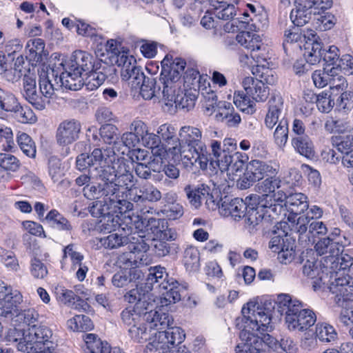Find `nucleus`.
Instances as JSON below:
<instances>
[{"label":"nucleus","mask_w":353,"mask_h":353,"mask_svg":"<svg viewBox=\"0 0 353 353\" xmlns=\"http://www.w3.org/2000/svg\"><path fill=\"white\" fill-rule=\"evenodd\" d=\"M81 124L79 121L70 119H65L59 125L56 139L59 145L65 146L72 144L79 138Z\"/></svg>","instance_id":"ddd939ff"},{"label":"nucleus","mask_w":353,"mask_h":353,"mask_svg":"<svg viewBox=\"0 0 353 353\" xmlns=\"http://www.w3.org/2000/svg\"><path fill=\"white\" fill-rule=\"evenodd\" d=\"M129 199L135 203L145 201L157 202L161 200L162 194L160 190L153 185H143L141 188L134 187L129 190Z\"/></svg>","instance_id":"6ab92c4d"},{"label":"nucleus","mask_w":353,"mask_h":353,"mask_svg":"<svg viewBox=\"0 0 353 353\" xmlns=\"http://www.w3.org/2000/svg\"><path fill=\"white\" fill-rule=\"evenodd\" d=\"M26 49L30 61L35 63L42 62L48 55L45 50V43L39 38L30 40L27 43Z\"/></svg>","instance_id":"f704fd0d"},{"label":"nucleus","mask_w":353,"mask_h":353,"mask_svg":"<svg viewBox=\"0 0 353 353\" xmlns=\"http://www.w3.org/2000/svg\"><path fill=\"white\" fill-rule=\"evenodd\" d=\"M351 279H353V276H347L345 270L339 268L326 287L334 295V301L339 307L353 306V284L350 285Z\"/></svg>","instance_id":"423d86ee"},{"label":"nucleus","mask_w":353,"mask_h":353,"mask_svg":"<svg viewBox=\"0 0 353 353\" xmlns=\"http://www.w3.org/2000/svg\"><path fill=\"white\" fill-rule=\"evenodd\" d=\"M113 233L101 239V243L107 248L114 249L125 245L124 232Z\"/></svg>","instance_id":"69168bd1"},{"label":"nucleus","mask_w":353,"mask_h":353,"mask_svg":"<svg viewBox=\"0 0 353 353\" xmlns=\"http://www.w3.org/2000/svg\"><path fill=\"white\" fill-rule=\"evenodd\" d=\"M242 314L245 319L243 329L240 332V341L237 345H248V347H259L261 339L258 333L270 331L272 329L271 311L254 303H248L242 308Z\"/></svg>","instance_id":"f257e3e1"},{"label":"nucleus","mask_w":353,"mask_h":353,"mask_svg":"<svg viewBox=\"0 0 353 353\" xmlns=\"http://www.w3.org/2000/svg\"><path fill=\"white\" fill-rule=\"evenodd\" d=\"M290 221L288 222H277L274 226L276 229L273 231L275 235L269 242V248L274 252H277L281 249L283 235H285V229L289 228Z\"/></svg>","instance_id":"603ef678"},{"label":"nucleus","mask_w":353,"mask_h":353,"mask_svg":"<svg viewBox=\"0 0 353 353\" xmlns=\"http://www.w3.org/2000/svg\"><path fill=\"white\" fill-rule=\"evenodd\" d=\"M144 313V310H139L134 307H128L121 312V319L122 322L130 327L140 321H145Z\"/></svg>","instance_id":"49530a36"},{"label":"nucleus","mask_w":353,"mask_h":353,"mask_svg":"<svg viewBox=\"0 0 353 353\" xmlns=\"http://www.w3.org/2000/svg\"><path fill=\"white\" fill-rule=\"evenodd\" d=\"M57 346L52 331L44 325L29 327L24 341L17 345L19 351L27 353H57Z\"/></svg>","instance_id":"7ed1b4c3"},{"label":"nucleus","mask_w":353,"mask_h":353,"mask_svg":"<svg viewBox=\"0 0 353 353\" xmlns=\"http://www.w3.org/2000/svg\"><path fill=\"white\" fill-rule=\"evenodd\" d=\"M246 170L256 181L263 179L265 176L274 175L276 170L272 166L259 160H252L246 165Z\"/></svg>","instance_id":"2f4dec72"},{"label":"nucleus","mask_w":353,"mask_h":353,"mask_svg":"<svg viewBox=\"0 0 353 353\" xmlns=\"http://www.w3.org/2000/svg\"><path fill=\"white\" fill-rule=\"evenodd\" d=\"M181 143L194 145L200 151L207 150L205 142L203 141V135L201 130L196 127L190 125H185L181 128L179 132Z\"/></svg>","instance_id":"5701e85b"},{"label":"nucleus","mask_w":353,"mask_h":353,"mask_svg":"<svg viewBox=\"0 0 353 353\" xmlns=\"http://www.w3.org/2000/svg\"><path fill=\"white\" fill-rule=\"evenodd\" d=\"M305 50L304 55L308 63L314 65L320 62L323 57L321 43L310 40L305 43Z\"/></svg>","instance_id":"58836bf2"},{"label":"nucleus","mask_w":353,"mask_h":353,"mask_svg":"<svg viewBox=\"0 0 353 353\" xmlns=\"http://www.w3.org/2000/svg\"><path fill=\"white\" fill-rule=\"evenodd\" d=\"M168 152L173 155V158L179 160L183 159L187 161L186 163L191 165H194L199 163L201 169H206L208 165V152L200 151L194 145H189L185 143H176V145L168 146Z\"/></svg>","instance_id":"6e6552de"},{"label":"nucleus","mask_w":353,"mask_h":353,"mask_svg":"<svg viewBox=\"0 0 353 353\" xmlns=\"http://www.w3.org/2000/svg\"><path fill=\"white\" fill-rule=\"evenodd\" d=\"M116 62L121 68L122 79L128 83L135 78L137 73L141 71V68L136 65V60L132 57H128L124 54H119Z\"/></svg>","instance_id":"bb28decb"},{"label":"nucleus","mask_w":353,"mask_h":353,"mask_svg":"<svg viewBox=\"0 0 353 353\" xmlns=\"http://www.w3.org/2000/svg\"><path fill=\"white\" fill-rule=\"evenodd\" d=\"M68 327L77 332H87L94 327L91 319L85 315H75L67 322Z\"/></svg>","instance_id":"a18cd8bd"},{"label":"nucleus","mask_w":353,"mask_h":353,"mask_svg":"<svg viewBox=\"0 0 353 353\" xmlns=\"http://www.w3.org/2000/svg\"><path fill=\"white\" fill-rule=\"evenodd\" d=\"M185 65L184 59L178 57L173 59L172 56L166 55L161 61V77L179 81Z\"/></svg>","instance_id":"a211bd4d"},{"label":"nucleus","mask_w":353,"mask_h":353,"mask_svg":"<svg viewBox=\"0 0 353 353\" xmlns=\"http://www.w3.org/2000/svg\"><path fill=\"white\" fill-rule=\"evenodd\" d=\"M153 335L154 338L146 345L143 353H168L165 342L159 339V332Z\"/></svg>","instance_id":"774afa93"},{"label":"nucleus","mask_w":353,"mask_h":353,"mask_svg":"<svg viewBox=\"0 0 353 353\" xmlns=\"http://www.w3.org/2000/svg\"><path fill=\"white\" fill-rule=\"evenodd\" d=\"M291 144L294 150L301 156L311 159L314 156V145L310 138L306 135L293 137Z\"/></svg>","instance_id":"c9c22d12"},{"label":"nucleus","mask_w":353,"mask_h":353,"mask_svg":"<svg viewBox=\"0 0 353 353\" xmlns=\"http://www.w3.org/2000/svg\"><path fill=\"white\" fill-rule=\"evenodd\" d=\"M157 133L159 138L161 137L169 146L176 145L180 140L176 137V130L174 126L170 124H162L158 130Z\"/></svg>","instance_id":"4d7b16f0"},{"label":"nucleus","mask_w":353,"mask_h":353,"mask_svg":"<svg viewBox=\"0 0 353 353\" xmlns=\"http://www.w3.org/2000/svg\"><path fill=\"white\" fill-rule=\"evenodd\" d=\"M115 152L113 147L95 148L90 155L83 153L77 158V167L79 170H84L88 167L101 165L103 163H110L114 160Z\"/></svg>","instance_id":"f8f14e48"},{"label":"nucleus","mask_w":353,"mask_h":353,"mask_svg":"<svg viewBox=\"0 0 353 353\" xmlns=\"http://www.w3.org/2000/svg\"><path fill=\"white\" fill-rule=\"evenodd\" d=\"M144 277V273L139 269V266H132L120 270L112 277V284L117 288H122L128 283L141 279Z\"/></svg>","instance_id":"a878e982"},{"label":"nucleus","mask_w":353,"mask_h":353,"mask_svg":"<svg viewBox=\"0 0 353 353\" xmlns=\"http://www.w3.org/2000/svg\"><path fill=\"white\" fill-rule=\"evenodd\" d=\"M148 276L145 285H137L124 295V299L129 303H134L139 310H148L154 305V299L151 297L150 291L155 290V284L148 283Z\"/></svg>","instance_id":"9d476101"},{"label":"nucleus","mask_w":353,"mask_h":353,"mask_svg":"<svg viewBox=\"0 0 353 353\" xmlns=\"http://www.w3.org/2000/svg\"><path fill=\"white\" fill-rule=\"evenodd\" d=\"M99 166L94 167L90 170V173L93 179L101 180V183H107L113 186L115 190L118 189L114 185L115 179V172H113V163H103Z\"/></svg>","instance_id":"c756f323"},{"label":"nucleus","mask_w":353,"mask_h":353,"mask_svg":"<svg viewBox=\"0 0 353 353\" xmlns=\"http://www.w3.org/2000/svg\"><path fill=\"white\" fill-rule=\"evenodd\" d=\"M143 321H140L128 329V335L134 342L143 343L154 334V333H151L152 331L147 322L144 323Z\"/></svg>","instance_id":"4c0bfd02"},{"label":"nucleus","mask_w":353,"mask_h":353,"mask_svg":"<svg viewBox=\"0 0 353 353\" xmlns=\"http://www.w3.org/2000/svg\"><path fill=\"white\" fill-rule=\"evenodd\" d=\"M55 294L57 299L65 305L70 304L72 303H75V301L77 300L80 302L77 305H81L82 307L83 305L87 306V303L77 296L72 290H69L61 287L57 288L55 289ZM77 305L75 307L76 308H77Z\"/></svg>","instance_id":"864d4df0"},{"label":"nucleus","mask_w":353,"mask_h":353,"mask_svg":"<svg viewBox=\"0 0 353 353\" xmlns=\"http://www.w3.org/2000/svg\"><path fill=\"white\" fill-rule=\"evenodd\" d=\"M248 207L240 198L230 199L225 196L221 199L220 213L225 216H231L235 221H239L245 216Z\"/></svg>","instance_id":"2eb2a0df"},{"label":"nucleus","mask_w":353,"mask_h":353,"mask_svg":"<svg viewBox=\"0 0 353 353\" xmlns=\"http://www.w3.org/2000/svg\"><path fill=\"white\" fill-rule=\"evenodd\" d=\"M100 135L104 142L109 145L111 143L116 145L117 143V141L119 139L118 129L114 125H103L100 128Z\"/></svg>","instance_id":"e2e57ef3"},{"label":"nucleus","mask_w":353,"mask_h":353,"mask_svg":"<svg viewBox=\"0 0 353 353\" xmlns=\"http://www.w3.org/2000/svg\"><path fill=\"white\" fill-rule=\"evenodd\" d=\"M185 336L183 331L179 327H170L165 331L159 332V339L165 342L168 351L180 345Z\"/></svg>","instance_id":"c85d7f7f"},{"label":"nucleus","mask_w":353,"mask_h":353,"mask_svg":"<svg viewBox=\"0 0 353 353\" xmlns=\"http://www.w3.org/2000/svg\"><path fill=\"white\" fill-rule=\"evenodd\" d=\"M269 108L265 118V124L267 128L272 129L278 125L281 118H285L283 110V101L280 94H273L269 102Z\"/></svg>","instance_id":"aec40b11"},{"label":"nucleus","mask_w":353,"mask_h":353,"mask_svg":"<svg viewBox=\"0 0 353 353\" xmlns=\"http://www.w3.org/2000/svg\"><path fill=\"white\" fill-rule=\"evenodd\" d=\"M83 77L81 72L70 70L68 66L65 71L59 75L57 84L59 83V86H63L69 90H79L83 86Z\"/></svg>","instance_id":"cd10ccee"},{"label":"nucleus","mask_w":353,"mask_h":353,"mask_svg":"<svg viewBox=\"0 0 353 353\" xmlns=\"http://www.w3.org/2000/svg\"><path fill=\"white\" fill-rule=\"evenodd\" d=\"M159 79L148 77L145 82L139 88L141 97L146 100L152 99L153 97L157 98V88Z\"/></svg>","instance_id":"6e6d98bb"},{"label":"nucleus","mask_w":353,"mask_h":353,"mask_svg":"<svg viewBox=\"0 0 353 353\" xmlns=\"http://www.w3.org/2000/svg\"><path fill=\"white\" fill-rule=\"evenodd\" d=\"M244 90L253 100L259 102L265 101L270 94L268 87L262 82L254 81L251 77H245L242 82Z\"/></svg>","instance_id":"b1692460"},{"label":"nucleus","mask_w":353,"mask_h":353,"mask_svg":"<svg viewBox=\"0 0 353 353\" xmlns=\"http://www.w3.org/2000/svg\"><path fill=\"white\" fill-rule=\"evenodd\" d=\"M315 333L316 338L323 343H331L337 339L338 334L335 329L327 323H318Z\"/></svg>","instance_id":"09e8293b"},{"label":"nucleus","mask_w":353,"mask_h":353,"mask_svg":"<svg viewBox=\"0 0 353 353\" xmlns=\"http://www.w3.org/2000/svg\"><path fill=\"white\" fill-rule=\"evenodd\" d=\"M114 191H115V188H113L111 183L108 185L101 182L88 184L83 190V195L87 199L97 201L102 199L105 201L114 200L117 198V193Z\"/></svg>","instance_id":"dca6fc26"},{"label":"nucleus","mask_w":353,"mask_h":353,"mask_svg":"<svg viewBox=\"0 0 353 353\" xmlns=\"http://www.w3.org/2000/svg\"><path fill=\"white\" fill-rule=\"evenodd\" d=\"M289 228L298 234V243L303 248L313 245L320 235H325L327 229L323 222L313 216H300L296 219L289 216Z\"/></svg>","instance_id":"20e7f679"},{"label":"nucleus","mask_w":353,"mask_h":353,"mask_svg":"<svg viewBox=\"0 0 353 353\" xmlns=\"http://www.w3.org/2000/svg\"><path fill=\"white\" fill-rule=\"evenodd\" d=\"M50 75L52 77H54V81L56 83L57 82L58 78V72L53 69H51L50 71L42 72L39 76V88L41 94L46 98H50L54 91V84L52 83L51 80L50 79Z\"/></svg>","instance_id":"ea45409f"},{"label":"nucleus","mask_w":353,"mask_h":353,"mask_svg":"<svg viewBox=\"0 0 353 353\" xmlns=\"http://www.w3.org/2000/svg\"><path fill=\"white\" fill-rule=\"evenodd\" d=\"M245 225L251 231L257 229V226L260 224L263 225L269 222V219L264 216L262 205H258L256 208H249L245 212Z\"/></svg>","instance_id":"72a5a7b5"},{"label":"nucleus","mask_w":353,"mask_h":353,"mask_svg":"<svg viewBox=\"0 0 353 353\" xmlns=\"http://www.w3.org/2000/svg\"><path fill=\"white\" fill-rule=\"evenodd\" d=\"M22 301L23 296L19 292H12L10 286L0 288V316L7 319L17 316V307Z\"/></svg>","instance_id":"9b49d317"},{"label":"nucleus","mask_w":353,"mask_h":353,"mask_svg":"<svg viewBox=\"0 0 353 353\" xmlns=\"http://www.w3.org/2000/svg\"><path fill=\"white\" fill-rule=\"evenodd\" d=\"M17 143L22 152L29 157H34L36 146L32 138L26 133L22 132L17 136Z\"/></svg>","instance_id":"13d9d810"},{"label":"nucleus","mask_w":353,"mask_h":353,"mask_svg":"<svg viewBox=\"0 0 353 353\" xmlns=\"http://www.w3.org/2000/svg\"><path fill=\"white\" fill-rule=\"evenodd\" d=\"M180 92V83L165 77L159 79L157 99L162 98L166 105L172 106Z\"/></svg>","instance_id":"f3484780"},{"label":"nucleus","mask_w":353,"mask_h":353,"mask_svg":"<svg viewBox=\"0 0 353 353\" xmlns=\"http://www.w3.org/2000/svg\"><path fill=\"white\" fill-rule=\"evenodd\" d=\"M279 304L285 310V323L290 330L303 332L312 326L316 321L315 313L310 309H302L299 301H292L290 296H279Z\"/></svg>","instance_id":"f03ea898"},{"label":"nucleus","mask_w":353,"mask_h":353,"mask_svg":"<svg viewBox=\"0 0 353 353\" xmlns=\"http://www.w3.org/2000/svg\"><path fill=\"white\" fill-rule=\"evenodd\" d=\"M93 57L85 52L81 50L75 51L68 63V66L69 69L77 70L78 72H88L91 70H93L98 65H101L99 62L97 63H93Z\"/></svg>","instance_id":"412c9836"},{"label":"nucleus","mask_w":353,"mask_h":353,"mask_svg":"<svg viewBox=\"0 0 353 353\" xmlns=\"http://www.w3.org/2000/svg\"><path fill=\"white\" fill-rule=\"evenodd\" d=\"M232 162L228 165L225 171L230 179L234 181L236 176H240L241 173L243 172L245 166V162L241 159V154L236 152L232 157Z\"/></svg>","instance_id":"5fc2aeb1"},{"label":"nucleus","mask_w":353,"mask_h":353,"mask_svg":"<svg viewBox=\"0 0 353 353\" xmlns=\"http://www.w3.org/2000/svg\"><path fill=\"white\" fill-rule=\"evenodd\" d=\"M212 5L215 10V15L222 20H229L236 15V8L234 5L228 3L224 0H212Z\"/></svg>","instance_id":"a19ab883"},{"label":"nucleus","mask_w":353,"mask_h":353,"mask_svg":"<svg viewBox=\"0 0 353 353\" xmlns=\"http://www.w3.org/2000/svg\"><path fill=\"white\" fill-rule=\"evenodd\" d=\"M332 0H296L295 10L290 13V19L294 26H303L310 21L312 14H319V10H327L332 6Z\"/></svg>","instance_id":"0eeeda50"},{"label":"nucleus","mask_w":353,"mask_h":353,"mask_svg":"<svg viewBox=\"0 0 353 353\" xmlns=\"http://www.w3.org/2000/svg\"><path fill=\"white\" fill-rule=\"evenodd\" d=\"M116 156V154L114 155ZM116 157L113 163V172H115V179L114 185L119 191H124L125 190L134 188V177L130 170L129 165L124 161L123 159H117L116 161Z\"/></svg>","instance_id":"4468645a"},{"label":"nucleus","mask_w":353,"mask_h":353,"mask_svg":"<svg viewBox=\"0 0 353 353\" xmlns=\"http://www.w3.org/2000/svg\"><path fill=\"white\" fill-rule=\"evenodd\" d=\"M88 353H110L111 347L106 341H102L94 334H85L83 336Z\"/></svg>","instance_id":"e433bc0d"},{"label":"nucleus","mask_w":353,"mask_h":353,"mask_svg":"<svg viewBox=\"0 0 353 353\" xmlns=\"http://www.w3.org/2000/svg\"><path fill=\"white\" fill-rule=\"evenodd\" d=\"M105 69L101 67H95L93 70L85 73L83 77V85L89 90H94L101 85L107 78Z\"/></svg>","instance_id":"473e14b6"},{"label":"nucleus","mask_w":353,"mask_h":353,"mask_svg":"<svg viewBox=\"0 0 353 353\" xmlns=\"http://www.w3.org/2000/svg\"><path fill=\"white\" fill-rule=\"evenodd\" d=\"M276 146L283 150L288 140V122L285 118H281L276 125L273 134Z\"/></svg>","instance_id":"37998d69"},{"label":"nucleus","mask_w":353,"mask_h":353,"mask_svg":"<svg viewBox=\"0 0 353 353\" xmlns=\"http://www.w3.org/2000/svg\"><path fill=\"white\" fill-rule=\"evenodd\" d=\"M314 248L319 256L327 254L329 252H331L332 254H339L341 252V245L329 237L319 240L315 244Z\"/></svg>","instance_id":"c03bdc74"},{"label":"nucleus","mask_w":353,"mask_h":353,"mask_svg":"<svg viewBox=\"0 0 353 353\" xmlns=\"http://www.w3.org/2000/svg\"><path fill=\"white\" fill-rule=\"evenodd\" d=\"M21 166L19 160L14 155L0 153V168L7 172H17Z\"/></svg>","instance_id":"052dcab7"},{"label":"nucleus","mask_w":353,"mask_h":353,"mask_svg":"<svg viewBox=\"0 0 353 353\" xmlns=\"http://www.w3.org/2000/svg\"><path fill=\"white\" fill-rule=\"evenodd\" d=\"M253 74L256 79L254 81L262 82L264 85H274L277 81L276 72L271 68L267 67L265 64H257L253 71Z\"/></svg>","instance_id":"79ce46f5"},{"label":"nucleus","mask_w":353,"mask_h":353,"mask_svg":"<svg viewBox=\"0 0 353 353\" xmlns=\"http://www.w3.org/2000/svg\"><path fill=\"white\" fill-rule=\"evenodd\" d=\"M144 319L147 322L151 331L159 330L170 327L173 323L172 317L167 312L160 310H150L145 312Z\"/></svg>","instance_id":"4be33fe9"},{"label":"nucleus","mask_w":353,"mask_h":353,"mask_svg":"<svg viewBox=\"0 0 353 353\" xmlns=\"http://www.w3.org/2000/svg\"><path fill=\"white\" fill-rule=\"evenodd\" d=\"M232 156L226 150L214 157H212L210 154H208V163L210 161L213 168L217 166L221 172H225V169L228 168V165L232 162L231 158Z\"/></svg>","instance_id":"bf43d9fd"},{"label":"nucleus","mask_w":353,"mask_h":353,"mask_svg":"<svg viewBox=\"0 0 353 353\" xmlns=\"http://www.w3.org/2000/svg\"><path fill=\"white\" fill-rule=\"evenodd\" d=\"M125 231L124 232V239H125V245L130 244V250H148L150 245L147 242L148 239H145L143 232L138 231L137 229L134 231L132 225H129L128 223L125 225Z\"/></svg>","instance_id":"393cba45"},{"label":"nucleus","mask_w":353,"mask_h":353,"mask_svg":"<svg viewBox=\"0 0 353 353\" xmlns=\"http://www.w3.org/2000/svg\"><path fill=\"white\" fill-rule=\"evenodd\" d=\"M168 274L162 266H151L148 269V283L155 284V290L161 293V303L169 305L179 301L181 299L182 287L177 281L168 280Z\"/></svg>","instance_id":"39448f33"},{"label":"nucleus","mask_w":353,"mask_h":353,"mask_svg":"<svg viewBox=\"0 0 353 353\" xmlns=\"http://www.w3.org/2000/svg\"><path fill=\"white\" fill-rule=\"evenodd\" d=\"M350 125L342 119L331 117L325 123V129L329 132L344 133L349 130Z\"/></svg>","instance_id":"0e129e2a"},{"label":"nucleus","mask_w":353,"mask_h":353,"mask_svg":"<svg viewBox=\"0 0 353 353\" xmlns=\"http://www.w3.org/2000/svg\"><path fill=\"white\" fill-rule=\"evenodd\" d=\"M23 95L27 101H34L35 99L39 98V94L37 92V81L36 75L29 73L25 74L23 78Z\"/></svg>","instance_id":"de8ad7c7"},{"label":"nucleus","mask_w":353,"mask_h":353,"mask_svg":"<svg viewBox=\"0 0 353 353\" xmlns=\"http://www.w3.org/2000/svg\"><path fill=\"white\" fill-rule=\"evenodd\" d=\"M120 219L118 215H114L110 212L108 214L100 219L99 222L101 225V228L109 232L112 230H115L117 228L119 232H121V230L125 231V225H126V223H120Z\"/></svg>","instance_id":"3c124183"},{"label":"nucleus","mask_w":353,"mask_h":353,"mask_svg":"<svg viewBox=\"0 0 353 353\" xmlns=\"http://www.w3.org/2000/svg\"><path fill=\"white\" fill-rule=\"evenodd\" d=\"M8 111H13L15 113L16 118L22 123H32L37 121V117L28 106H21L19 104H16L10 107V110H8Z\"/></svg>","instance_id":"8fccbe9b"},{"label":"nucleus","mask_w":353,"mask_h":353,"mask_svg":"<svg viewBox=\"0 0 353 353\" xmlns=\"http://www.w3.org/2000/svg\"><path fill=\"white\" fill-rule=\"evenodd\" d=\"M339 266H303V273L312 280V288L314 291L325 290L333 279Z\"/></svg>","instance_id":"1a4fd4ad"},{"label":"nucleus","mask_w":353,"mask_h":353,"mask_svg":"<svg viewBox=\"0 0 353 353\" xmlns=\"http://www.w3.org/2000/svg\"><path fill=\"white\" fill-rule=\"evenodd\" d=\"M203 95L204 98L203 104L204 112L207 114L211 115L220 105L219 101L218 102L217 95L214 91L207 92L205 94H203Z\"/></svg>","instance_id":"338daca9"},{"label":"nucleus","mask_w":353,"mask_h":353,"mask_svg":"<svg viewBox=\"0 0 353 353\" xmlns=\"http://www.w3.org/2000/svg\"><path fill=\"white\" fill-rule=\"evenodd\" d=\"M114 192L117 193V198L114 200H110V204L114 205V208H117L121 214H125L132 210L133 204L124 199V191H119V189H117Z\"/></svg>","instance_id":"680f3d73"},{"label":"nucleus","mask_w":353,"mask_h":353,"mask_svg":"<svg viewBox=\"0 0 353 353\" xmlns=\"http://www.w3.org/2000/svg\"><path fill=\"white\" fill-rule=\"evenodd\" d=\"M284 205L291 214H300L308 208L307 196L302 193L291 194L285 197Z\"/></svg>","instance_id":"7c9ffc66"}]
</instances>
